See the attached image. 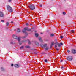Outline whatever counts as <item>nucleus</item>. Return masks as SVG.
<instances>
[{"label":"nucleus","instance_id":"nucleus-1","mask_svg":"<svg viewBox=\"0 0 76 76\" xmlns=\"http://www.w3.org/2000/svg\"><path fill=\"white\" fill-rule=\"evenodd\" d=\"M12 37L14 39H17L18 41V42H19L20 41V37H18L16 35L13 34L12 35Z\"/></svg>","mask_w":76,"mask_h":76},{"label":"nucleus","instance_id":"nucleus-2","mask_svg":"<svg viewBox=\"0 0 76 76\" xmlns=\"http://www.w3.org/2000/svg\"><path fill=\"white\" fill-rule=\"evenodd\" d=\"M7 9L8 11L9 12H13V9L12 8V7L9 5H7Z\"/></svg>","mask_w":76,"mask_h":76},{"label":"nucleus","instance_id":"nucleus-3","mask_svg":"<svg viewBox=\"0 0 76 76\" xmlns=\"http://www.w3.org/2000/svg\"><path fill=\"white\" fill-rule=\"evenodd\" d=\"M28 7L29 8H30V9L32 10H35V6H34V5L33 4H30L28 6Z\"/></svg>","mask_w":76,"mask_h":76},{"label":"nucleus","instance_id":"nucleus-4","mask_svg":"<svg viewBox=\"0 0 76 76\" xmlns=\"http://www.w3.org/2000/svg\"><path fill=\"white\" fill-rule=\"evenodd\" d=\"M67 59L68 61H72L73 60V57L72 56H69L67 57Z\"/></svg>","mask_w":76,"mask_h":76},{"label":"nucleus","instance_id":"nucleus-5","mask_svg":"<svg viewBox=\"0 0 76 76\" xmlns=\"http://www.w3.org/2000/svg\"><path fill=\"white\" fill-rule=\"evenodd\" d=\"M40 46L42 48H45V47H47V44H45L44 45L42 44L40 45Z\"/></svg>","mask_w":76,"mask_h":76},{"label":"nucleus","instance_id":"nucleus-6","mask_svg":"<svg viewBox=\"0 0 76 76\" xmlns=\"http://www.w3.org/2000/svg\"><path fill=\"white\" fill-rule=\"evenodd\" d=\"M72 53L74 54L76 53V50L75 49H72L71 50Z\"/></svg>","mask_w":76,"mask_h":76},{"label":"nucleus","instance_id":"nucleus-7","mask_svg":"<svg viewBox=\"0 0 76 76\" xmlns=\"http://www.w3.org/2000/svg\"><path fill=\"white\" fill-rule=\"evenodd\" d=\"M26 29H27V28H26V27L24 28L22 30L23 32V33L25 32L26 31Z\"/></svg>","mask_w":76,"mask_h":76},{"label":"nucleus","instance_id":"nucleus-8","mask_svg":"<svg viewBox=\"0 0 76 76\" xmlns=\"http://www.w3.org/2000/svg\"><path fill=\"white\" fill-rule=\"evenodd\" d=\"M0 17H3L4 16L3 13L1 12H0Z\"/></svg>","mask_w":76,"mask_h":76},{"label":"nucleus","instance_id":"nucleus-9","mask_svg":"<svg viewBox=\"0 0 76 76\" xmlns=\"http://www.w3.org/2000/svg\"><path fill=\"white\" fill-rule=\"evenodd\" d=\"M14 66L15 67H17V68H18L19 67V65H18L17 64H15L14 65Z\"/></svg>","mask_w":76,"mask_h":76},{"label":"nucleus","instance_id":"nucleus-10","mask_svg":"<svg viewBox=\"0 0 76 76\" xmlns=\"http://www.w3.org/2000/svg\"><path fill=\"white\" fill-rule=\"evenodd\" d=\"M39 39L40 41H41V42H42V40L41 39V37H39Z\"/></svg>","mask_w":76,"mask_h":76},{"label":"nucleus","instance_id":"nucleus-11","mask_svg":"<svg viewBox=\"0 0 76 76\" xmlns=\"http://www.w3.org/2000/svg\"><path fill=\"white\" fill-rule=\"evenodd\" d=\"M10 44H15V43H13V40H11L10 41Z\"/></svg>","mask_w":76,"mask_h":76},{"label":"nucleus","instance_id":"nucleus-12","mask_svg":"<svg viewBox=\"0 0 76 76\" xmlns=\"http://www.w3.org/2000/svg\"><path fill=\"white\" fill-rule=\"evenodd\" d=\"M17 32H20V30L19 28H17Z\"/></svg>","mask_w":76,"mask_h":76},{"label":"nucleus","instance_id":"nucleus-13","mask_svg":"<svg viewBox=\"0 0 76 76\" xmlns=\"http://www.w3.org/2000/svg\"><path fill=\"white\" fill-rule=\"evenodd\" d=\"M21 42H22L23 43L26 42V40H23L21 41Z\"/></svg>","mask_w":76,"mask_h":76},{"label":"nucleus","instance_id":"nucleus-14","mask_svg":"<svg viewBox=\"0 0 76 76\" xmlns=\"http://www.w3.org/2000/svg\"><path fill=\"white\" fill-rule=\"evenodd\" d=\"M54 45V42H52L51 44L50 47H51V46H53V45Z\"/></svg>","mask_w":76,"mask_h":76},{"label":"nucleus","instance_id":"nucleus-15","mask_svg":"<svg viewBox=\"0 0 76 76\" xmlns=\"http://www.w3.org/2000/svg\"><path fill=\"white\" fill-rule=\"evenodd\" d=\"M26 48H30V46H25Z\"/></svg>","mask_w":76,"mask_h":76},{"label":"nucleus","instance_id":"nucleus-16","mask_svg":"<svg viewBox=\"0 0 76 76\" xmlns=\"http://www.w3.org/2000/svg\"><path fill=\"white\" fill-rule=\"evenodd\" d=\"M26 30L28 31H31V30L29 28H28L26 27Z\"/></svg>","mask_w":76,"mask_h":76},{"label":"nucleus","instance_id":"nucleus-17","mask_svg":"<svg viewBox=\"0 0 76 76\" xmlns=\"http://www.w3.org/2000/svg\"><path fill=\"white\" fill-rule=\"evenodd\" d=\"M35 44L36 45H39V44L38 43V42H35Z\"/></svg>","mask_w":76,"mask_h":76},{"label":"nucleus","instance_id":"nucleus-18","mask_svg":"<svg viewBox=\"0 0 76 76\" xmlns=\"http://www.w3.org/2000/svg\"><path fill=\"white\" fill-rule=\"evenodd\" d=\"M6 26H9V22H7L6 23Z\"/></svg>","mask_w":76,"mask_h":76},{"label":"nucleus","instance_id":"nucleus-19","mask_svg":"<svg viewBox=\"0 0 76 76\" xmlns=\"http://www.w3.org/2000/svg\"><path fill=\"white\" fill-rule=\"evenodd\" d=\"M35 35L36 37H38V35H39L37 33H35Z\"/></svg>","mask_w":76,"mask_h":76},{"label":"nucleus","instance_id":"nucleus-20","mask_svg":"<svg viewBox=\"0 0 76 76\" xmlns=\"http://www.w3.org/2000/svg\"><path fill=\"white\" fill-rule=\"evenodd\" d=\"M54 34H51L50 35V36L51 37H54Z\"/></svg>","mask_w":76,"mask_h":76},{"label":"nucleus","instance_id":"nucleus-21","mask_svg":"<svg viewBox=\"0 0 76 76\" xmlns=\"http://www.w3.org/2000/svg\"><path fill=\"white\" fill-rule=\"evenodd\" d=\"M57 46L56 45H55V48H56V50H59V49H57Z\"/></svg>","mask_w":76,"mask_h":76},{"label":"nucleus","instance_id":"nucleus-22","mask_svg":"<svg viewBox=\"0 0 76 76\" xmlns=\"http://www.w3.org/2000/svg\"><path fill=\"white\" fill-rule=\"evenodd\" d=\"M22 43H23V42H22V41L21 42H19V44L20 45H21V44H22Z\"/></svg>","mask_w":76,"mask_h":76},{"label":"nucleus","instance_id":"nucleus-23","mask_svg":"<svg viewBox=\"0 0 76 76\" xmlns=\"http://www.w3.org/2000/svg\"><path fill=\"white\" fill-rule=\"evenodd\" d=\"M1 70H2V71H4V68H3V67H1Z\"/></svg>","mask_w":76,"mask_h":76},{"label":"nucleus","instance_id":"nucleus-24","mask_svg":"<svg viewBox=\"0 0 76 76\" xmlns=\"http://www.w3.org/2000/svg\"><path fill=\"white\" fill-rule=\"evenodd\" d=\"M58 47H60V46H61V45H60V44L59 43H58Z\"/></svg>","mask_w":76,"mask_h":76},{"label":"nucleus","instance_id":"nucleus-25","mask_svg":"<svg viewBox=\"0 0 76 76\" xmlns=\"http://www.w3.org/2000/svg\"><path fill=\"white\" fill-rule=\"evenodd\" d=\"M24 46H22L20 47V49H23V48Z\"/></svg>","mask_w":76,"mask_h":76},{"label":"nucleus","instance_id":"nucleus-26","mask_svg":"<svg viewBox=\"0 0 76 76\" xmlns=\"http://www.w3.org/2000/svg\"><path fill=\"white\" fill-rule=\"evenodd\" d=\"M26 37V36H23L22 37V38H25Z\"/></svg>","mask_w":76,"mask_h":76},{"label":"nucleus","instance_id":"nucleus-27","mask_svg":"<svg viewBox=\"0 0 76 76\" xmlns=\"http://www.w3.org/2000/svg\"><path fill=\"white\" fill-rule=\"evenodd\" d=\"M67 51L68 53H70V50H67Z\"/></svg>","mask_w":76,"mask_h":76},{"label":"nucleus","instance_id":"nucleus-28","mask_svg":"<svg viewBox=\"0 0 76 76\" xmlns=\"http://www.w3.org/2000/svg\"><path fill=\"white\" fill-rule=\"evenodd\" d=\"M63 15H66V12H63Z\"/></svg>","mask_w":76,"mask_h":76},{"label":"nucleus","instance_id":"nucleus-29","mask_svg":"<svg viewBox=\"0 0 76 76\" xmlns=\"http://www.w3.org/2000/svg\"><path fill=\"white\" fill-rule=\"evenodd\" d=\"M48 48H45V50H48Z\"/></svg>","mask_w":76,"mask_h":76},{"label":"nucleus","instance_id":"nucleus-30","mask_svg":"<svg viewBox=\"0 0 76 76\" xmlns=\"http://www.w3.org/2000/svg\"><path fill=\"white\" fill-rule=\"evenodd\" d=\"M61 38V39H62V38H63V37L62 36H61L60 37Z\"/></svg>","mask_w":76,"mask_h":76},{"label":"nucleus","instance_id":"nucleus-31","mask_svg":"<svg viewBox=\"0 0 76 76\" xmlns=\"http://www.w3.org/2000/svg\"><path fill=\"white\" fill-rule=\"evenodd\" d=\"M71 32H72V33H74V30H71Z\"/></svg>","mask_w":76,"mask_h":76},{"label":"nucleus","instance_id":"nucleus-32","mask_svg":"<svg viewBox=\"0 0 76 76\" xmlns=\"http://www.w3.org/2000/svg\"><path fill=\"white\" fill-rule=\"evenodd\" d=\"M45 62H47V60L45 59Z\"/></svg>","mask_w":76,"mask_h":76},{"label":"nucleus","instance_id":"nucleus-33","mask_svg":"<svg viewBox=\"0 0 76 76\" xmlns=\"http://www.w3.org/2000/svg\"><path fill=\"white\" fill-rule=\"evenodd\" d=\"M11 1H12V0H9V2H11Z\"/></svg>","mask_w":76,"mask_h":76},{"label":"nucleus","instance_id":"nucleus-34","mask_svg":"<svg viewBox=\"0 0 76 76\" xmlns=\"http://www.w3.org/2000/svg\"><path fill=\"white\" fill-rule=\"evenodd\" d=\"M63 68H64L63 66H61V69H63Z\"/></svg>","mask_w":76,"mask_h":76},{"label":"nucleus","instance_id":"nucleus-35","mask_svg":"<svg viewBox=\"0 0 76 76\" xmlns=\"http://www.w3.org/2000/svg\"><path fill=\"white\" fill-rule=\"evenodd\" d=\"M26 25H28V23H26Z\"/></svg>","mask_w":76,"mask_h":76},{"label":"nucleus","instance_id":"nucleus-36","mask_svg":"<svg viewBox=\"0 0 76 76\" xmlns=\"http://www.w3.org/2000/svg\"><path fill=\"white\" fill-rule=\"evenodd\" d=\"M11 66L12 67H13V64H11Z\"/></svg>","mask_w":76,"mask_h":76},{"label":"nucleus","instance_id":"nucleus-37","mask_svg":"<svg viewBox=\"0 0 76 76\" xmlns=\"http://www.w3.org/2000/svg\"><path fill=\"white\" fill-rule=\"evenodd\" d=\"M1 22H4V20H1Z\"/></svg>","mask_w":76,"mask_h":76},{"label":"nucleus","instance_id":"nucleus-38","mask_svg":"<svg viewBox=\"0 0 76 76\" xmlns=\"http://www.w3.org/2000/svg\"><path fill=\"white\" fill-rule=\"evenodd\" d=\"M60 45H63V43H60Z\"/></svg>","mask_w":76,"mask_h":76},{"label":"nucleus","instance_id":"nucleus-39","mask_svg":"<svg viewBox=\"0 0 76 76\" xmlns=\"http://www.w3.org/2000/svg\"><path fill=\"white\" fill-rule=\"evenodd\" d=\"M40 7H42V5H40Z\"/></svg>","mask_w":76,"mask_h":76},{"label":"nucleus","instance_id":"nucleus-40","mask_svg":"<svg viewBox=\"0 0 76 76\" xmlns=\"http://www.w3.org/2000/svg\"><path fill=\"white\" fill-rule=\"evenodd\" d=\"M31 44V42H29V44Z\"/></svg>","mask_w":76,"mask_h":76},{"label":"nucleus","instance_id":"nucleus-41","mask_svg":"<svg viewBox=\"0 0 76 76\" xmlns=\"http://www.w3.org/2000/svg\"><path fill=\"white\" fill-rule=\"evenodd\" d=\"M11 23H13V21H11Z\"/></svg>","mask_w":76,"mask_h":76},{"label":"nucleus","instance_id":"nucleus-42","mask_svg":"<svg viewBox=\"0 0 76 76\" xmlns=\"http://www.w3.org/2000/svg\"><path fill=\"white\" fill-rule=\"evenodd\" d=\"M62 61H63V60H61V62H62Z\"/></svg>","mask_w":76,"mask_h":76},{"label":"nucleus","instance_id":"nucleus-43","mask_svg":"<svg viewBox=\"0 0 76 76\" xmlns=\"http://www.w3.org/2000/svg\"><path fill=\"white\" fill-rule=\"evenodd\" d=\"M55 44H57V42H55Z\"/></svg>","mask_w":76,"mask_h":76},{"label":"nucleus","instance_id":"nucleus-44","mask_svg":"<svg viewBox=\"0 0 76 76\" xmlns=\"http://www.w3.org/2000/svg\"><path fill=\"white\" fill-rule=\"evenodd\" d=\"M41 34H42V33H41Z\"/></svg>","mask_w":76,"mask_h":76},{"label":"nucleus","instance_id":"nucleus-45","mask_svg":"<svg viewBox=\"0 0 76 76\" xmlns=\"http://www.w3.org/2000/svg\"><path fill=\"white\" fill-rule=\"evenodd\" d=\"M26 34L27 35H28V33H26Z\"/></svg>","mask_w":76,"mask_h":76},{"label":"nucleus","instance_id":"nucleus-46","mask_svg":"<svg viewBox=\"0 0 76 76\" xmlns=\"http://www.w3.org/2000/svg\"><path fill=\"white\" fill-rule=\"evenodd\" d=\"M15 31H16V29H15Z\"/></svg>","mask_w":76,"mask_h":76},{"label":"nucleus","instance_id":"nucleus-47","mask_svg":"<svg viewBox=\"0 0 76 76\" xmlns=\"http://www.w3.org/2000/svg\"><path fill=\"white\" fill-rule=\"evenodd\" d=\"M64 1H65V0H64Z\"/></svg>","mask_w":76,"mask_h":76}]
</instances>
